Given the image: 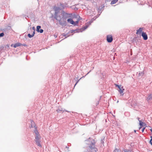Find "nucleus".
I'll return each mask as SVG.
<instances>
[{"mask_svg":"<svg viewBox=\"0 0 152 152\" xmlns=\"http://www.w3.org/2000/svg\"><path fill=\"white\" fill-rule=\"evenodd\" d=\"M34 131L35 134V141L36 142V144L38 146L41 147L42 146L40 143V136L39 134V132L37 130L36 128L35 129Z\"/></svg>","mask_w":152,"mask_h":152,"instance_id":"1","label":"nucleus"},{"mask_svg":"<svg viewBox=\"0 0 152 152\" xmlns=\"http://www.w3.org/2000/svg\"><path fill=\"white\" fill-rule=\"evenodd\" d=\"M63 12L58 13L57 14H55L54 18L57 21L59 22L60 20L62 18V15Z\"/></svg>","mask_w":152,"mask_h":152,"instance_id":"2","label":"nucleus"},{"mask_svg":"<svg viewBox=\"0 0 152 152\" xmlns=\"http://www.w3.org/2000/svg\"><path fill=\"white\" fill-rule=\"evenodd\" d=\"M66 19L62 17V18L59 21V24L63 26H66Z\"/></svg>","mask_w":152,"mask_h":152,"instance_id":"3","label":"nucleus"},{"mask_svg":"<svg viewBox=\"0 0 152 152\" xmlns=\"http://www.w3.org/2000/svg\"><path fill=\"white\" fill-rule=\"evenodd\" d=\"M72 16V14L67 13L63 12L62 17L66 19L68 18H71Z\"/></svg>","mask_w":152,"mask_h":152,"instance_id":"4","label":"nucleus"},{"mask_svg":"<svg viewBox=\"0 0 152 152\" xmlns=\"http://www.w3.org/2000/svg\"><path fill=\"white\" fill-rule=\"evenodd\" d=\"M89 149L90 152H96L97 151V148L94 145L93 146H90L89 147Z\"/></svg>","mask_w":152,"mask_h":152,"instance_id":"5","label":"nucleus"},{"mask_svg":"<svg viewBox=\"0 0 152 152\" xmlns=\"http://www.w3.org/2000/svg\"><path fill=\"white\" fill-rule=\"evenodd\" d=\"M146 100L149 102L152 103V94H148L146 97Z\"/></svg>","mask_w":152,"mask_h":152,"instance_id":"6","label":"nucleus"},{"mask_svg":"<svg viewBox=\"0 0 152 152\" xmlns=\"http://www.w3.org/2000/svg\"><path fill=\"white\" fill-rule=\"evenodd\" d=\"M107 39L108 42L110 43L113 41V37L111 35H109L107 36Z\"/></svg>","mask_w":152,"mask_h":152,"instance_id":"7","label":"nucleus"},{"mask_svg":"<svg viewBox=\"0 0 152 152\" xmlns=\"http://www.w3.org/2000/svg\"><path fill=\"white\" fill-rule=\"evenodd\" d=\"M53 9L55 11V14H57L60 12V11L61 10L59 7H56V6L54 7Z\"/></svg>","mask_w":152,"mask_h":152,"instance_id":"8","label":"nucleus"},{"mask_svg":"<svg viewBox=\"0 0 152 152\" xmlns=\"http://www.w3.org/2000/svg\"><path fill=\"white\" fill-rule=\"evenodd\" d=\"M56 111L58 113H61V112H62V113L64 112V111H65L66 112H69L66 110H64L63 108H61V107H59L58 108V109L56 110Z\"/></svg>","mask_w":152,"mask_h":152,"instance_id":"9","label":"nucleus"},{"mask_svg":"<svg viewBox=\"0 0 152 152\" xmlns=\"http://www.w3.org/2000/svg\"><path fill=\"white\" fill-rule=\"evenodd\" d=\"M41 27L40 26H38L37 27V31L38 32L42 33L43 32V30L42 29H40Z\"/></svg>","mask_w":152,"mask_h":152,"instance_id":"10","label":"nucleus"},{"mask_svg":"<svg viewBox=\"0 0 152 152\" xmlns=\"http://www.w3.org/2000/svg\"><path fill=\"white\" fill-rule=\"evenodd\" d=\"M142 36L145 40H146L148 39V36L145 33L143 32L142 33Z\"/></svg>","mask_w":152,"mask_h":152,"instance_id":"11","label":"nucleus"},{"mask_svg":"<svg viewBox=\"0 0 152 152\" xmlns=\"http://www.w3.org/2000/svg\"><path fill=\"white\" fill-rule=\"evenodd\" d=\"M67 21L68 23L72 25H73L74 23V21L71 18L68 19L67 20Z\"/></svg>","mask_w":152,"mask_h":152,"instance_id":"12","label":"nucleus"},{"mask_svg":"<svg viewBox=\"0 0 152 152\" xmlns=\"http://www.w3.org/2000/svg\"><path fill=\"white\" fill-rule=\"evenodd\" d=\"M142 28H140L139 29L137 30V34H141L142 32Z\"/></svg>","mask_w":152,"mask_h":152,"instance_id":"13","label":"nucleus"},{"mask_svg":"<svg viewBox=\"0 0 152 152\" xmlns=\"http://www.w3.org/2000/svg\"><path fill=\"white\" fill-rule=\"evenodd\" d=\"M22 44L20 43H17L15 44L14 45L13 47L14 48H16L17 47L20 46Z\"/></svg>","mask_w":152,"mask_h":152,"instance_id":"14","label":"nucleus"},{"mask_svg":"<svg viewBox=\"0 0 152 152\" xmlns=\"http://www.w3.org/2000/svg\"><path fill=\"white\" fill-rule=\"evenodd\" d=\"M124 89L123 88H121L120 89L118 90V91L120 93V94L122 96H123L124 94H123L124 91Z\"/></svg>","mask_w":152,"mask_h":152,"instance_id":"15","label":"nucleus"},{"mask_svg":"<svg viewBox=\"0 0 152 152\" xmlns=\"http://www.w3.org/2000/svg\"><path fill=\"white\" fill-rule=\"evenodd\" d=\"M65 7L64 4H62L60 3V7L61 8V9H64Z\"/></svg>","mask_w":152,"mask_h":152,"instance_id":"16","label":"nucleus"},{"mask_svg":"<svg viewBox=\"0 0 152 152\" xmlns=\"http://www.w3.org/2000/svg\"><path fill=\"white\" fill-rule=\"evenodd\" d=\"M118 0H112L111 2V4H115Z\"/></svg>","mask_w":152,"mask_h":152,"instance_id":"17","label":"nucleus"},{"mask_svg":"<svg viewBox=\"0 0 152 152\" xmlns=\"http://www.w3.org/2000/svg\"><path fill=\"white\" fill-rule=\"evenodd\" d=\"M91 145L90 146H95V141L94 140H91Z\"/></svg>","mask_w":152,"mask_h":152,"instance_id":"18","label":"nucleus"},{"mask_svg":"<svg viewBox=\"0 0 152 152\" xmlns=\"http://www.w3.org/2000/svg\"><path fill=\"white\" fill-rule=\"evenodd\" d=\"M88 27V26L86 25L85 26H84L82 28V29H83V30H84L86 29Z\"/></svg>","mask_w":152,"mask_h":152,"instance_id":"19","label":"nucleus"},{"mask_svg":"<svg viewBox=\"0 0 152 152\" xmlns=\"http://www.w3.org/2000/svg\"><path fill=\"white\" fill-rule=\"evenodd\" d=\"M140 125L141 126H142L143 125V123L141 121H139ZM142 127L141 126L140 128V129Z\"/></svg>","mask_w":152,"mask_h":152,"instance_id":"20","label":"nucleus"},{"mask_svg":"<svg viewBox=\"0 0 152 152\" xmlns=\"http://www.w3.org/2000/svg\"><path fill=\"white\" fill-rule=\"evenodd\" d=\"M28 36L29 38H31L34 36L33 35H32V34L31 35L30 34H28Z\"/></svg>","mask_w":152,"mask_h":152,"instance_id":"21","label":"nucleus"},{"mask_svg":"<svg viewBox=\"0 0 152 152\" xmlns=\"http://www.w3.org/2000/svg\"><path fill=\"white\" fill-rule=\"evenodd\" d=\"M84 152H90L89 149V147L87 148V149L85 151H84Z\"/></svg>","mask_w":152,"mask_h":152,"instance_id":"22","label":"nucleus"},{"mask_svg":"<svg viewBox=\"0 0 152 152\" xmlns=\"http://www.w3.org/2000/svg\"><path fill=\"white\" fill-rule=\"evenodd\" d=\"M116 86H117L119 89H120L121 88H123V87H121V86H119V85H116Z\"/></svg>","mask_w":152,"mask_h":152,"instance_id":"23","label":"nucleus"},{"mask_svg":"<svg viewBox=\"0 0 152 152\" xmlns=\"http://www.w3.org/2000/svg\"><path fill=\"white\" fill-rule=\"evenodd\" d=\"M113 152H120L119 149L116 148L113 151Z\"/></svg>","mask_w":152,"mask_h":152,"instance_id":"24","label":"nucleus"},{"mask_svg":"<svg viewBox=\"0 0 152 152\" xmlns=\"http://www.w3.org/2000/svg\"><path fill=\"white\" fill-rule=\"evenodd\" d=\"M78 20H77L75 22H74V23L73 24V25L74 26L78 24Z\"/></svg>","mask_w":152,"mask_h":152,"instance_id":"25","label":"nucleus"},{"mask_svg":"<svg viewBox=\"0 0 152 152\" xmlns=\"http://www.w3.org/2000/svg\"><path fill=\"white\" fill-rule=\"evenodd\" d=\"M4 33H1V34H0V37H3L4 36Z\"/></svg>","mask_w":152,"mask_h":152,"instance_id":"26","label":"nucleus"},{"mask_svg":"<svg viewBox=\"0 0 152 152\" xmlns=\"http://www.w3.org/2000/svg\"><path fill=\"white\" fill-rule=\"evenodd\" d=\"M124 151L125 152H128L129 151H130L129 150H128L127 149H125L124 150Z\"/></svg>","mask_w":152,"mask_h":152,"instance_id":"27","label":"nucleus"},{"mask_svg":"<svg viewBox=\"0 0 152 152\" xmlns=\"http://www.w3.org/2000/svg\"><path fill=\"white\" fill-rule=\"evenodd\" d=\"M150 143L152 145V139H151L150 141Z\"/></svg>","mask_w":152,"mask_h":152,"instance_id":"28","label":"nucleus"},{"mask_svg":"<svg viewBox=\"0 0 152 152\" xmlns=\"http://www.w3.org/2000/svg\"><path fill=\"white\" fill-rule=\"evenodd\" d=\"M104 143V142L103 140H101V143L103 144Z\"/></svg>","mask_w":152,"mask_h":152,"instance_id":"29","label":"nucleus"},{"mask_svg":"<svg viewBox=\"0 0 152 152\" xmlns=\"http://www.w3.org/2000/svg\"><path fill=\"white\" fill-rule=\"evenodd\" d=\"M145 129V128H143L142 129V132H143L144 131V130Z\"/></svg>","mask_w":152,"mask_h":152,"instance_id":"30","label":"nucleus"},{"mask_svg":"<svg viewBox=\"0 0 152 152\" xmlns=\"http://www.w3.org/2000/svg\"><path fill=\"white\" fill-rule=\"evenodd\" d=\"M21 45L23 46H26V44H22Z\"/></svg>","mask_w":152,"mask_h":152,"instance_id":"31","label":"nucleus"},{"mask_svg":"<svg viewBox=\"0 0 152 152\" xmlns=\"http://www.w3.org/2000/svg\"><path fill=\"white\" fill-rule=\"evenodd\" d=\"M35 34V30H34L33 32V34H32V35H33V36H34V34Z\"/></svg>","mask_w":152,"mask_h":152,"instance_id":"32","label":"nucleus"},{"mask_svg":"<svg viewBox=\"0 0 152 152\" xmlns=\"http://www.w3.org/2000/svg\"><path fill=\"white\" fill-rule=\"evenodd\" d=\"M66 35H67V34H63V36H64L66 37Z\"/></svg>","mask_w":152,"mask_h":152,"instance_id":"33","label":"nucleus"},{"mask_svg":"<svg viewBox=\"0 0 152 152\" xmlns=\"http://www.w3.org/2000/svg\"><path fill=\"white\" fill-rule=\"evenodd\" d=\"M31 123L32 124H33V123H34V121H31Z\"/></svg>","mask_w":152,"mask_h":152,"instance_id":"34","label":"nucleus"},{"mask_svg":"<svg viewBox=\"0 0 152 152\" xmlns=\"http://www.w3.org/2000/svg\"><path fill=\"white\" fill-rule=\"evenodd\" d=\"M79 81V80L76 82V84H75V86H76V85L77 84V83Z\"/></svg>","mask_w":152,"mask_h":152,"instance_id":"35","label":"nucleus"},{"mask_svg":"<svg viewBox=\"0 0 152 152\" xmlns=\"http://www.w3.org/2000/svg\"><path fill=\"white\" fill-rule=\"evenodd\" d=\"M32 29L34 30H34L35 28L34 27H32Z\"/></svg>","mask_w":152,"mask_h":152,"instance_id":"36","label":"nucleus"},{"mask_svg":"<svg viewBox=\"0 0 152 152\" xmlns=\"http://www.w3.org/2000/svg\"><path fill=\"white\" fill-rule=\"evenodd\" d=\"M74 9L75 10H77L78 9L77 8H74Z\"/></svg>","mask_w":152,"mask_h":152,"instance_id":"37","label":"nucleus"},{"mask_svg":"<svg viewBox=\"0 0 152 152\" xmlns=\"http://www.w3.org/2000/svg\"><path fill=\"white\" fill-rule=\"evenodd\" d=\"M75 31V30H72V33L73 32H74Z\"/></svg>","mask_w":152,"mask_h":152,"instance_id":"38","label":"nucleus"},{"mask_svg":"<svg viewBox=\"0 0 152 152\" xmlns=\"http://www.w3.org/2000/svg\"><path fill=\"white\" fill-rule=\"evenodd\" d=\"M139 119H140L139 118H138V120H139V121H140L139 120Z\"/></svg>","mask_w":152,"mask_h":152,"instance_id":"39","label":"nucleus"},{"mask_svg":"<svg viewBox=\"0 0 152 152\" xmlns=\"http://www.w3.org/2000/svg\"><path fill=\"white\" fill-rule=\"evenodd\" d=\"M66 148H68L69 147H67V146H66Z\"/></svg>","mask_w":152,"mask_h":152,"instance_id":"40","label":"nucleus"},{"mask_svg":"<svg viewBox=\"0 0 152 152\" xmlns=\"http://www.w3.org/2000/svg\"><path fill=\"white\" fill-rule=\"evenodd\" d=\"M151 137V139H152V135Z\"/></svg>","mask_w":152,"mask_h":152,"instance_id":"41","label":"nucleus"},{"mask_svg":"<svg viewBox=\"0 0 152 152\" xmlns=\"http://www.w3.org/2000/svg\"><path fill=\"white\" fill-rule=\"evenodd\" d=\"M134 132H136V131L135 130H134Z\"/></svg>","mask_w":152,"mask_h":152,"instance_id":"42","label":"nucleus"},{"mask_svg":"<svg viewBox=\"0 0 152 152\" xmlns=\"http://www.w3.org/2000/svg\"><path fill=\"white\" fill-rule=\"evenodd\" d=\"M13 45H11V46L12 47V46Z\"/></svg>","mask_w":152,"mask_h":152,"instance_id":"43","label":"nucleus"},{"mask_svg":"<svg viewBox=\"0 0 152 152\" xmlns=\"http://www.w3.org/2000/svg\"><path fill=\"white\" fill-rule=\"evenodd\" d=\"M7 46L8 47H9V45H7Z\"/></svg>","mask_w":152,"mask_h":152,"instance_id":"44","label":"nucleus"},{"mask_svg":"<svg viewBox=\"0 0 152 152\" xmlns=\"http://www.w3.org/2000/svg\"><path fill=\"white\" fill-rule=\"evenodd\" d=\"M128 152H131V151H129Z\"/></svg>","mask_w":152,"mask_h":152,"instance_id":"45","label":"nucleus"}]
</instances>
